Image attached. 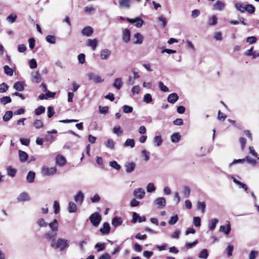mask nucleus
I'll use <instances>...</instances> for the list:
<instances>
[{
  "mask_svg": "<svg viewBox=\"0 0 259 259\" xmlns=\"http://www.w3.org/2000/svg\"><path fill=\"white\" fill-rule=\"evenodd\" d=\"M68 246L67 240L62 238L58 239L56 241L53 240L51 242V246L53 248L55 249L60 248L61 251L68 247Z\"/></svg>",
  "mask_w": 259,
  "mask_h": 259,
  "instance_id": "nucleus-1",
  "label": "nucleus"
},
{
  "mask_svg": "<svg viewBox=\"0 0 259 259\" xmlns=\"http://www.w3.org/2000/svg\"><path fill=\"white\" fill-rule=\"evenodd\" d=\"M101 215L98 212H94L90 217V220L94 226H97L101 221Z\"/></svg>",
  "mask_w": 259,
  "mask_h": 259,
  "instance_id": "nucleus-2",
  "label": "nucleus"
},
{
  "mask_svg": "<svg viewBox=\"0 0 259 259\" xmlns=\"http://www.w3.org/2000/svg\"><path fill=\"white\" fill-rule=\"evenodd\" d=\"M57 172V168L56 167H43L41 169V173L43 175L51 176L56 174Z\"/></svg>",
  "mask_w": 259,
  "mask_h": 259,
  "instance_id": "nucleus-3",
  "label": "nucleus"
},
{
  "mask_svg": "<svg viewBox=\"0 0 259 259\" xmlns=\"http://www.w3.org/2000/svg\"><path fill=\"white\" fill-rule=\"evenodd\" d=\"M126 19L128 22H129L131 23L137 22L136 26L137 27H141L144 23V21L142 19L138 17L134 19L126 18Z\"/></svg>",
  "mask_w": 259,
  "mask_h": 259,
  "instance_id": "nucleus-4",
  "label": "nucleus"
},
{
  "mask_svg": "<svg viewBox=\"0 0 259 259\" xmlns=\"http://www.w3.org/2000/svg\"><path fill=\"white\" fill-rule=\"evenodd\" d=\"M66 158L61 155H58L56 157V163L57 165L60 166H63L66 163Z\"/></svg>",
  "mask_w": 259,
  "mask_h": 259,
  "instance_id": "nucleus-5",
  "label": "nucleus"
},
{
  "mask_svg": "<svg viewBox=\"0 0 259 259\" xmlns=\"http://www.w3.org/2000/svg\"><path fill=\"white\" fill-rule=\"evenodd\" d=\"M124 167L125 169V171L130 173L133 172L136 167V163L134 162H127L125 163Z\"/></svg>",
  "mask_w": 259,
  "mask_h": 259,
  "instance_id": "nucleus-6",
  "label": "nucleus"
},
{
  "mask_svg": "<svg viewBox=\"0 0 259 259\" xmlns=\"http://www.w3.org/2000/svg\"><path fill=\"white\" fill-rule=\"evenodd\" d=\"M155 204L159 208H163L166 204V200L164 197H158L155 201Z\"/></svg>",
  "mask_w": 259,
  "mask_h": 259,
  "instance_id": "nucleus-7",
  "label": "nucleus"
},
{
  "mask_svg": "<svg viewBox=\"0 0 259 259\" xmlns=\"http://www.w3.org/2000/svg\"><path fill=\"white\" fill-rule=\"evenodd\" d=\"M134 194L137 198L142 199L144 197L145 193L143 189L138 188L134 190Z\"/></svg>",
  "mask_w": 259,
  "mask_h": 259,
  "instance_id": "nucleus-8",
  "label": "nucleus"
},
{
  "mask_svg": "<svg viewBox=\"0 0 259 259\" xmlns=\"http://www.w3.org/2000/svg\"><path fill=\"white\" fill-rule=\"evenodd\" d=\"M88 76L89 78L93 80L95 83H100L104 81V79H102L101 76L95 75L93 73L89 74Z\"/></svg>",
  "mask_w": 259,
  "mask_h": 259,
  "instance_id": "nucleus-9",
  "label": "nucleus"
},
{
  "mask_svg": "<svg viewBox=\"0 0 259 259\" xmlns=\"http://www.w3.org/2000/svg\"><path fill=\"white\" fill-rule=\"evenodd\" d=\"M93 33V29L91 26H86L81 31L82 34L87 36H91Z\"/></svg>",
  "mask_w": 259,
  "mask_h": 259,
  "instance_id": "nucleus-10",
  "label": "nucleus"
},
{
  "mask_svg": "<svg viewBox=\"0 0 259 259\" xmlns=\"http://www.w3.org/2000/svg\"><path fill=\"white\" fill-rule=\"evenodd\" d=\"M179 99V96L176 93H171L167 97V101L171 104H174Z\"/></svg>",
  "mask_w": 259,
  "mask_h": 259,
  "instance_id": "nucleus-11",
  "label": "nucleus"
},
{
  "mask_svg": "<svg viewBox=\"0 0 259 259\" xmlns=\"http://www.w3.org/2000/svg\"><path fill=\"white\" fill-rule=\"evenodd\" d=\"M110 227L109 223L105 222L103 224V227L100 230L102 234H108L110 233Z\"/></svg>",
  "mask_w": 259,
  "mask_h": 259,
  "instance_id": "nucleus-12",
  "label": "nucleus"
},
{
  "mask_svg": "<svg viewBox=\"0 0 259 259\" xmlns=\"http://www.w3.org/2000/svg\"><path fill=\"white\" fill-rule=\"evenodd\" d=\"M97 44L98 41L97 39H89L87 41V45L89 47H92L93 50H95L97 46Z\"/></svg>",
  "mask_w": 259,
  "mask_h": 259,
  "instance_id": "nucleus-13",
  "label": "nucleus"
},
{
  "mask_svg": "<svg viewBox=\"0 0 259 259\" xmlns=\"http://www.w3.org/2000/svg\"><path fill=\"white\" fill-rule=\"evenodd\" d=\"M84 198L83 194L79 191L76 195L74 196V200L79 204H81Z\"/></svg>",
  "mask_w": 259,
  "mask_h": 259,
  "instance_id": "nucleus-14",
  "label": "nucleus"
},
{
  "mask_svg": "<svg viewBox=\"0 0 259 259\" xmlns=\"http://www.w3.org/2000/svg\"><path fill=\"white\" fill-rule=\"evenodd\" d=\"M131 33L130 31L125 29L123 32L122 39L125 42H128L130 40Z\"/></svg>",
  "mask_w": 259,
  "mask_h": 259,
  "instance_id": "nucleus-15",
  "label": "nucleus"
},
{
  "mask_svg": "<svg viewBox=\"0 0 259 259\" xmlns=\"http://www.w3.org/2000/svg\"><path fill=\"white\" fill-rule=\"evenodd\" d=\"M19 156L20 161L22 162H25L28 158V155L25 151L19 150Z\"/></svg>",
  "mask_w": 259,
  "mask_h": 259,
  "instance_id": "nucleus-16",
  "label": "nucleus"
},
{
  "mask_svg": "<svg viewBox=\"0 0 259 259\" xmlns=\"http://www.w3.org/2000/svg\"><path fill=\"white\" fill-rule=\"evenodd\" d=\"M18 201L24 202L29 200V197L27 193H21L17 198Z\"/></svg>",
  "mask_w": 259,
  "mask_h": 259,
  "instance_id": "nucleus-17",
  "label": "nucleus"
},
{
  "mask_svg": "<svg viewBox=\"0 0 259 259\" xmlns=\"http://www.w3.org/2000/svg\"><path fill=\"white\" fill-rule=\"evenodd\" d=\"M219 230L221 232H224L227 235L229 234L231 231V225L229 222H228V224L227 226H221Z\"/></svg>",
  "mask_w": 259,
  "mask_h": 259,
  "instance_id": "nucleus-18",
  "label": "nucleus"
},
{
  "mask_svg": "<svg viewBox=\"0 0 259 259\" xmlns=\"http://www.w3.org/2000/svg\"><path fill=\"white\" fill-rule=\"evenodd\" d=\"M32 80L36 83H39L41 80V76L40 73L38 72H34L32 73Z\"/></svg>",
  "mask_w": 259,
  "mask_h": 259,
  "instance_id": "nucleus-19",
  "label": "nucleus"
},
{
  "mask_svg": "<svg viewBox=\"0 0 259 259\" xmlns=\"http://www.w3.org/2000/svg\"><path fill=\"white\" fill-rule=\"evenodd\" d=\"M49 227L53 232H56L58 229V223L56 219H54V221L49 224Z\"/></svg>",
  "mask_w": 259,
  "mask_h": 259,
  "instance_id": "nucleus-20",
  "label": "nucleus"
},
{
  "mask_svg": "<svg viewBox=\"0 0 259 259\" xmlns=\"http://www.w3.org/2000/svg\"><path fill=\"white\" fill-rule=\"evenodd\" d=\"M111 55V52L108 49H104L101 53L100 57L102 59L106 60Z\"/></svg>",
  "mask_w": 259,
  "mask_h": 259,
  "instance_id": "nucleus-21",
  "label": "nucleus"
},
{
  "mask_svg": "<svg viewBox=\"0 0 259 259\" xmlns=\"http://www.w3.org/2000/svg\"><path fill=\"white\" fill-rule=\"evenodd\" d=\"M122 223V221L121 218L118 217H114L112 221V224L114 227H117L121 225Z\"/></svg>",
  "mask_w": 259,
  "mask_h": 259,
  "instance_id": "nucleus-22",
  "label": "nucleus"
},
{
  "mask_svg": "<svg viewBox=\"0 0 259 259\" xmlns=\"http://www.w3.org/2000/svg\"><path fill=\"white\" fill-rule=\"evenodd\" d=\"M7 174L11 177H14L17 173V170L13 168L11 166L8 167L7 169Z\"/></svg>",
  "mask_w": 259,
  "mask_h": 259,
  "instance_id": "nucleus-23",
  "label": "nucleus"
},
{
  "mask_svg": "<svg viewBox=\"0 0 259 259\" xmlns=\"http://www.w3.org/2000/svg\"><path fill=\"white\" fill-rule=\"evenodd\" d=\"M77 206L74 202H70L69 203L68 210L69 212H75L77 211Z\"/></svg>",
  "mask_w": 259,
  "mask_h": 259,
  "instance_id": "nucleus-24",
  "label": "nucleus"
},
{
  "mask_svg": "<svg viewBox=\"0 0 259 259\" xmlns=\"http://www.w3.org/2000/svg\"><path fill=\"white\" fill-rule=\"evenodd\" d=\"M35 176V174L34 172L32 171H29L26 177L27 182L30 183L33 182L34 181Z\"/></svg>",
  "mask_w": 259,
  "mask_h": 259,
  "instance_id": "nucleus-25",
  "label": "nucleus"
},
{
  "mask_svg": "<svg viewBox=\"0 0 259 259\" xmlns=\"http://www.w3.org/2000/svg\"><path fill=\"white\" fill-rule=\"evenodd\" d=\"M214 8L215 10H218L219 11H222L223 10L225 7V4L219 1H217L213 5Z\"/></svg>",
  "mask_w": 259,
  "mask_h": 259,
  "instance_id": "nucleus-26",
  "label": "nucleus"
},
{
  "mask_svg": "<svg viewBox=\"0 0 259 259\" xmlns=\"http://www.w3.org/2000/svg\"><path fill=\"white\" fill-rule=\"evenodd\" d=\"M13 113L12 111H7L3 116V119L4 121H8L13 116Z\"/></svg>",
  "mask_w": 259,
  "mask_h": 259,
  "instance_id": "nucleus-27",
  "label": "nucleus"
},
{
  "mask_svg": "<svg viewBox=\"0 0 259 259\" xmlns=\"http://www.w3.org/2000/svg\"><path fill=\"white\" fill-rule=\"evenodd\" d=\"M113 85L114 87L116 88L117 90H119L122 85L121 78H116L114 80Z\"/></svg>",
  "mask_w": 259,
  "mask_h": 259,
  "instance_id": "nucleus-28",
  "label": "nucleus"
},
{
  "mask_svg": "<svg viewBox=\"0 0 259 259\" xmlns=\"http://www.w3.org/2000/svg\"><path fill=\"white\" fill-rule=\"evenodd\" d=\"M56 235H57V233L56 232H47L45 234V237L46 239H49V240H51L52 241L53 240H55V237L56 236Z\"/></svg>",
  "mask_w": 259,
  "mask_h": 259,
  "instance_id": "nucleus-29",
  "label": "nucleus"
},
{
  "mask_svg": "<svg viewBox=\"0 0 259 259\" xmlns=\"http://www.w3.org/2000/svg\"><path fill=\"white\" fill-rule=\"evenodd\" d=\"M14 88L18 91H22L24 89L23 84L20 81L16 82L14 84Z\"/></svg>",
  "mask_w": 259,
  "mask_h": 259,
  "instance_id": "nucleus-30",
  "label": "nucleus"
},
{
  "mask_svg": "<svg viewBox=\"0 0 259 259\" xmlns=\"http://www.w3.org/2000/svg\"><path fill=\"white\" fill-rule=\"evenodd\" d=\"M181 137L179 133H174L171 136V140L174 143H177L180 140Z\"/></svg>",
  "mask_w": 259,
  "mask_h": 259,
  "instance_id": "nucleus-31",
  "label": "nucleus"
},
{
  "mask_svg": "<svg viewBox=\"0 0 259 259\" xmlns=\"http://www.w3.org/2000/svg\"><path fill=\"white\" fill-rule=\"evenodd\" d=\"M245 11L249 14H252L255 12V7L251 4H247L245 5Z\"/></svg>",
  "mask_w": 259,
  "mask_h": 259,
  "instance_id": "nucleus-32",
  "label": "nucleus"
},
{
  "mask_svg": "<svg viewBox=\"0 0 259 259\" xmlns=\"http://www.w3.org/2000/svg\"><path fill=\"white\" fill-rule=\"evenodd\" d=\"M45 107L42 106H40L34 110V113L36 115H39L45 112Z\"/></svg>",
  "mask_w": 259,
  "mask_h": 259,
  "instance_id": "nucleus-33",
  "label": "nucleus"
},
{
  "mask_svg": "<svg viewBox=\"0 0 259 259\" xmlns=\"http://www.w3.org/2000/svg\"><path fill=\"white\" fill-rule=\"evenodd\" d=\"M135 38H137V40L135 41V44H141L142 43L143 41V36L140 33H137L134 35Z\"/></svg>",
  "mask_w": 259,
  "mask_h": 259,
  "instance_id": "nucleus-34",
  "label": "nucleus"
},
{
  "mask_svg": "<svg viewBox=\"0 0 259 259\" xmlns=\"http://www.w3.org/2000/svg\"><path fill=\"white\" fill-rule=\"evenodd\" d=\"M219 222L218 220L217 219H212L210 221V224L209 225V228L210 230L212 231L216 227V225Z\"/></svg>",
  "mask_w": 259,
  "mask_h": 259,
  "instance_id": "nucleus-35",
  "label": "nucleus"
},
{
  "mask_svg": "<svg viewBox=\"0 0 259 259\" xmlns=\"http://www.w3.org/2000/svg\"><path fill=\"white\" fill-rule=\"evenodd\" d=\"M253 47H251L249 50H248L246 53L245 55L246 56H252L253 58H255L257 56H259V54H255V52H253Z\"/></svg>",
  "mask_w": 259,
  "mask_h": 259,
  "instance_id": "nucleus-36",
  "label": "nucleus"
},
{
  "mask_svg": "<svg viewBox=\"0 0 259 259\" xmlns=\"http://www.w3.org/2000/svg\"><path fill=\"white\" fill-rule=\"evenodd\" d=\"M5 73L9 76H12L13 74V70L8 65H5L4 67Z\"/></svg>",
  "mask_w": 259,
  "mask_h": 259,
  "instance_id": "nucleus-37",
  "label": "nucleus"
},
{
  "mask_svg": "<svg viewBox=\"0 0 259 259\" xmlns=\"http://www.w3.org/2000/svg\"><path fill=\"white\" fill-rule=\"evenodd\" d=\"M119 4L120 7L128 8L130 7V0H120Z\"/></svg>",
  "mask_w": 259,
  "mask_h": 259,
  "instance_id": "nucleus-38",
  "label": "nucleus"
},
{
  "mask_svg": "<svg viewBox=\"0 0 259 259\" xmlns=\"http://www.w3.org/2000/svg\"><path fill=\"white\" fill-rule=\"evenodd\" d=\"M208 256V253L206 249H203L202 250L199 254V257L201 258L206 259Z\"/></svg>",
  "mask_w": 259,
  "mask_h": 259,
  "instance_id": "nucleus-39",
  "label": "nucleus"
},
{
  "mask_svg": "<svg viewBox=\"0 0 259 259\" xmlns=\"http://www.w3.org/2000/svg\"><path fill=\"white\" fill-rule=\"evenodd\" d=\"M135 141L132 139H127L124 143L125 146H130L133 148L135 146Z\"/></svg>",
  "mask_w": 259,
  "mask_h": 259,
  "instance_id": "nucleus-40",
  "label": "nucleus"
},
{
  "mask_svg": "<svg viewBox=\"0 0 259 259\" xmlns=\"http://www.w3.org/2000/svg\"><path fill=\"white\" fill-rule=\"evenodd\" d=\"M33 125L36 128H40L43 127L44 123L41 120L36 119L34 121Z\"/></svg>",
  "mask_w": 259,
  "mask_h": 259,
  "instance_id": "nucleus-41",
  "label": "nucleus"
},
{
  "mask_svg": "<svg viewBox=\"0 0 259 259\" xmlns=\"http://www.w3.org/2000/svg\"><path fill=\"white\" fill-rule=\"evenodd\" d=\"M46 39L47 42L54 44L56 42V37L54 35H48L46 36Z\"/></svg>",
  "mask_w": 259,
  "mask_h": 259,
  "instance_id": "nucleus-42",
  "label": "nucleus"
},
{
  "mask_svg": "<svg viewBox=\"0 0 259 259\" xmlns=\"http://www.w3.org/2000/svg\"><path fill=\"white\" fill-rule=\"evenodd\" d=\"M143 101L146 103H150L152 101V98L150 94H146L143 98Z\"/></svg>",
  "mask_w": 259,
  "mask_h": 259,
  "instance_id": "nucleus-43",
  "label": "nucleus"
},
{
  "mask_svg": "<svg viewBox=\"0 0 259 259\" xmlns=\"http://www.w3.org/2000/svg\"><path fill=\"white\" fill-rule=\"evenodd\" d=\"M236 9L241 13H243L245 11V6H244L242 4L240 3H236L235 5Z\"/></svg>",
  "mask_w": 259,
  "mask_h": 259,
  "instance_id": "nucleus-44",
  "label": "nucleus"
},
{
  "mask_svg": "<svg viewBox=\"0 0 259 259\" xmlns=\"http://www.w3.org/2000/svg\"><path fill=\"white\" fill-rule=\"evenodd\" d=\"M95 248L98 252L102 251L105 248V244L104 243H97L95 245Z\"/></svg>",
  "mask_w": 259,
  "mask_h": 259,
  "instance_id": "nucleus-45",
  "label": "nucleus"
},
{
  "mask_svg": "<svg viewBox=\"0 0 259 259\" xmlns=\"http://www.w3.org/2000/svg\"><path fill=\"white\" fill-rule=\"evenodd\" d=\"M218 18L215 16H212L209 18L208 23L210 25H214L217 23Z\"/></svg>",
  "mask_w": 259,
  "mask_h": 259,
  "instance_id": "nucleus-46",
  "label": "nucleus"
},
{
  "mask_svg": "<svg viewBox=\"0 0 259 259\" xmlns=\"http://www.w3.org/2000/svg\"><path fill=\"white\" fill-rule=\"evenodd\" d=\"M11 98L9 96H5L1 99V102L4 105L11 102Z\"/></svg>",
  "mask_w": 259,
  "mask_h": 259,
  "instance_id": "nucleus-47",
  "label": "nucleus"
},
{
  "mask_svg": "<svg viewBox=\"0 0 259 259\" xmlns=\"http://www.w3.org/2000/svg\"><path fill=\"white\" fill-rule=\"evenodd\" d=\"M123 111L125 113H132L133 110V108L131 106H129L128 105H125L122 107Z\"/></svg>",
  "mask_w": 259,
  "mask_h": 259,
  "instance_id": "nucleus-48",
  "label": "nucleus"
},
{
  "mask_svg": "<svg viewBox=\"0 0 259 259\" xmlns=\"http://www.w3.org/2000/svg\"><path fill=\"white\" fill-rule=\"evenodd\" d=\"M53 208L54 209V212L55 214H57L60 212V204L56 200L54 202Z\"/></svg>",
  "mask_w": 259,
  "mask_h": 259,
  "instance_id": "nucleus-49",
  "label": "nucleus"
},
{
  "mask_svg": "<svg viewBox=\"0 0 259 259\" xmlns=\"http://www.w3.org/2000/svg\"><path fill=\"white\" fill-rule=\"evenodd\" d=\"M109 165L110 166L117 170H119L121 168L120 165L116 161L114 160L111 161L109 163Z\"/></svg>",
  "mask_w": 259,
  "mask_h": 259,
  "instance_id": "nucleus-50",
  "label": "nucleus"
},
{
  "mask_svg": "<svg viewBox=\"0 0 259 259\" xmlns=\"http://www.w3.org/2000/svg\"><path fill=\"white\" fill-rule=\"evenodd\" d=\"M197 207L198 209H200L202 212H204L205 209V203L204 202H198Z\"/></svg>",
  "mask_w": 259,
  "mask_h": 259,
  "instance_id": "nucleus-51",
  "label": "nucleus"
},
{
  "mask_svg": "<svg viewBox=\"0 0 259 259\" xmlns=\"http://www.w3.org/2000/svg\"><path fill=\"white\" fill-rule=\"evenodd\" d=\"M17 17L16 14H12L7 17V20L10 23H12L16 21Z\"/></svg>",
  "mask_w": 259,
  "mask_h": 259,
  "instance_id": "nucleus-52",
  "label": "nucleus"
},
{
  "mask_svg": "<svg viewBox=\"0 0 259 259\" xmlns=\"http://www.w3.org/2000/svg\"><path fill=\"white\" fill-rule=\"evenodd\" d=\"M55 114V111L54 109V107L52 106H49L48 108V112L47 114L49 118L52 117Z\"/></svg>",
  "mask_w": 259,
  "mask_h": 259,
  "instance_id": "nucleus-53",
  "label": "nucleus"
},
{
  "mask_svg": "<svg viewBox=\"0 0 259 259\" xmlns=\"http://www.w3.org/2000/svg\"><path fill=\"white\" fill-rule=\"evenodd\" d=\"M178 220L179 219L178 215L176 214L171 217L170 220L168 222V223L171 225H175L178 222Z\"/></svg>",
  "mask_w": 259,
  "mask_h": 259,
  "instance_id": "nucleus-54",
  "label": "nucleus"
},
{
  "mask_svg": "<svg viewBox=\"0 0 259 259\" xmlns=\"http://www.w3.org/2000/svg\"><path fill=\"white\" fill-rule=\"evenodd\" d=\"M227 117V115H225L224 113H222L221 110H219L218 113V118L220 120H221L222 121H224L225 119Z\"/></svg>",
  "mask_w": 259,
  "mask_h": 259,
  "instance_id": "nucleus-55",
  "label": "nucleus"
},
{
  "mask_svg": "<svg viewBox=\"0 0 259 259\" xmlns=\"http://www.w3.org/2000/svg\"><path fill=\"white\" fill-rule=\"evenodd\" d=\"M154 143L156 144V146H159L162 142V140L161 136H157L154 139Z\"/></svg>",
  "mask_w": 259,
  "mask_h": 259,
  "instance_id": "nucleus-56",
  "label": "nucleus"
},
{
  "mask_svg": "<svg viewBox=\"0 0 259 259\" xmlns=\"http://www.w3.org/2000/svg\"><path fill=\"white\" fill-rule=\"evenodd\" d=\"M30 68L34 69L37 67V62L35 59H32L29 62Z\"/></svg>",
  "mask_w": 259,
  "mask_h": 259,
  "instance_id": "nucleus-57",
  "label": "nucleus"
},
{
  "mask_svg": "<svg viewBox=\"0 0 259 259\" xmlns=\"http://www.w3.org/2000/svg\"><path fill=\"white\" fill-rule=\"evenodd\" d=\"M159 87L161 91L164 92H167L168 91V88L165 86L162 81L159 82Z\"/></svg>",
  "mask_w": 259,
  "mask_h": 259,
  "instance_id": "nucleus-58",
  "label": "nucleus"
},
{
  "mask_svg": "<svg viewBox=\"0 0 259 259\" xmlns=\"http://www.w3.org/2000/svg\"><path fill=\"white\" fill-rule=\"evenodd\" d=\"M190 189L189 187L185 186L183 189V194L186 197H188L190 195Z\"/></svg>",
  "mask_w": 259,
  "mask_h": 259,
  "instance_id": "nucleus-59",
  "label": "nucleus"
},
{
  "mask_svg": "<svg viewBox=\"0 0 259 259\" xmlns=\"http://www.w3.org/2000/svg\"><path fill=\"white\" fill-rule=\"evenodd\" d=\"M193 223L196 227H199L201 225V219L198 217H194Z\"/></svg>",
  "mask_w": 259,
  "mask_h": 259,
  "instance_id": "nucleus-60",
  "label": "nucleus"
},
{
  "mask_svg": "<svg viewBox=\"0 0 259 259\" xmlns=\"http://www.w3.org/2000/svg\"><path fill=\"white\" fill-rule=\"evenodd\" d=\"M155 190V187L153 183H149L147 186V191L148 192H152Z\"/></svg>",
  "mask_w": 259,
  "mask_h": 259,
  "instance_id": "nucleus-61",
  "label": "nucleus"
},
{
  "mask_svg": "<svg viewBox=\"0 0 259 259\" xmlns=\"http://www.w3.org/2000/svg\"><path fill=\"white\" fill-rule=\"evenodd\" d=\"M78 60L80 64H83L85 62V55L81 53L78 55Z\"/></svg>",
  "mask_w": 259,
  "mask_h": 259,
  "instance_id": "nucleus-62",
  "label": "nucleus"
},
{
  "mask_svg": "<svg viewBox=\"0 0 259 259\" xmlns=\"http://www.w3.org/2000/svg\"><path fill=\"white\" fill-rule=\"evenodd\" d=\"M106 146L109 148L113 149L114 147V142L112 140L109 139L106 144Z\"/></svg>",
  "mask_w": 259,
  "mask_h": 259,
  "instance_id": "nucleus-63",
  "label": "nucleus"
},
{
  "mask_svg": "<svg viewBox=\"0 0 259 259\" xmlns=\"http://www.w3.org/2000/svg\"><path fill=\"white\" fill-rule=\"evenodd\" d=\"M256 37L253 36L248 37L246 39L247 42L250 44L255 43L256 41Z\"/></svg>",
  "mask_w": 259,
  "mask_h": 259,
  "instance_id": "nucleus-64",
  "label": "nucleus"
}]
</instances>
